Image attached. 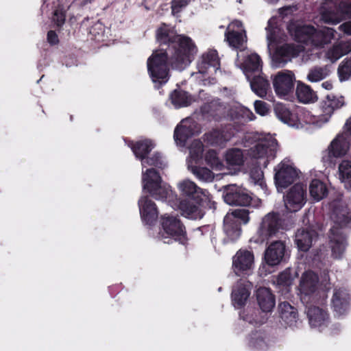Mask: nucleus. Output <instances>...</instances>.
I'll return each instance as SVG.
<instances>
[{"mask_svg":"<svg viewBox=\"0 0 351 351\" xmlns=\"http://www.w3.org/2000/svg\"><path fill=\"white\" fill-rule=\"evenodd\" d=\"M274 180L276 184L281 188H287L294 182L298 177L296 169L289 165L280 163L275 169Z\"/></svg>","mask_w":351,"mask_h":351,"instance_id":"a211bd4d","label":"nucleus"},{"mask_svg":"<svg viewBox=\"0 0 351 351\" xmlns=\"http://www.w3.org/2000/svg\"><path fill=\"white\" fill-rule=\"evenodd\" d=\"M195 134L194 128L184 125H177L174 130L173 137L176 143L184 145L187 140Z\"/></svg>","mask_w":351,"mask_h":351,"instance_id":"4c0bfd02","label":"nucleus"},{"mask_svg":"<svg viewBox=\"0 0 351 351\" xmlns=\"http://www.w3.org/2000/svg\"><path fill=\"white\" fill-rule=\"evenodd\" d=\"M322 86L326 90H331L332 88V84L330 81L323 82Z\"/></svg>","mask_w":351,"mask_h":351,"instance_id":"13d9d810","label":"nucleus"},{"mask_svg":"<svg viewBox=\"0 0 351 351\" xmlns=\"http://www.w3.org/2000/svg\"><path fill=\"white\" fill-rule=\"evenodd\" d=\"M350 147L349 142L343 134H338L330 143L322 161L328 166L335 165V159L345 156Z\"/></svg>","mask_w":351,"mask_h":351,"instance_id":"9b49d317","label":"nucleus"},{"mask_svg":"<svg viewBox=\"0 0 351 351\" xmlns=\"http://www.w3.org/2000/svg\"><path fill=\"white\" fill-rule=\"evenodd\" d=\"M282 10L280 12V14H282V11L283 10H289V8H282Z\"/></svg>","mask_w":351,"mask_h":351,"instance_id":"69168bd1","label":"nucleus"},{"mask_svg":"<svg viewBox=\"0 0 351 351\" xmlns=\"http://www.w3.org/2000/svg\"><path fill=\"white\" fill-rule=\"evenodd\" d=\"M223 199L229 205L241 206H249L252 200L245 189L236 185H229L226 187Z\"/></svg>","mask_w":351,"mask_h":351,"instance_id":"4468645a","label":"nucleus"},{"mask_svg":"<svg viewBox=\"0 0 351 351\" xmlns=\"http://www.w3.org/2000/svg\"><path fill=\"white\" fill-rule=\"evenodd\" d=\"M336 31L330 27H323L321 29L315 28L313 45L323 47L325 45L331 43L335 38Z\"/></svg>","mask_w":351,"mask_h":351,"instance_id":"f704fd0d","label":"nucleus"},{"mask_svg":"<svg viewBox=\"0 0 351 351\" xmlns=\"http://www.w3.org/2000/svg\"><path fill=\"white\" fill-rule=\"evenodd\" d=\"M324 77L325 75L322 68H315L311 69L307 75V79L312 82H319Z\"/></svg>","mask_w":351,"mask_h":351,"instance_id":"3c124183","label":"nucleus"},{"mask_svg":"<svg viewBox=\"0 0 351 351\" xmlns=\"http://www.w3.org/2000/svg\"><path fill=\"white\" fill-rule=\"evenodd\" d=\"M277 144V141L271 137L261 139L251 148V155L255 158L266 157L267 160L265 162L266 166L269 162V157H274Z\"/></svg>","mask_w":351,"mask_h":351,"instance_id":"6ab92c4d","label":"nucleus"},{"mask_svg":"<svg viewBox=\"0 0 351 351\" xmlns=\"http://www.w3.org/2000/svg\"><path fill=\"white\" fill-rule=\"evenodd\" d=\"M274 112L282 122L290 126H298L300 124V119L298 115L294 111L291 110L285 105L278 104L274 108Z\"/></svg>","mask_w":351,"mask_h":351,"instance_id":"7c9ffc66","label":"nucleus"},{"mask_svg":"<svg viewBox=\"0 0 351 351\" xmlns=\"http://www.w3.org/2000/svg\"><path fill=\"white\" fill-rule=\"evenodd\" d=\"M169 99L176 108L189 106L193 101L191 95L180 88L174 90L170 94Z\"/></svg>","mask_w":351,"mask_h":351,"instance_id":"c9c22d12","label":"nucleus"},{"mask_svg":"<svg viewBox=\"0 0 351 351\" xmlns=\"http://www.w3.org/2000/svg\"><path fill=\"white\" fill-rule=\"evenodd\" d=\"M243 151L239 148L228 149L225 155L226 163L230 166H241L244 162Z\"/></svg>","mask_w":351,"mask_h":351,"instance_id":"a19ab883","label":"nucleus"},{"mask_svg":"<svg viewBox=\"0 0 351 351\" xmlns=\"http://www.w3.org/2000/svg\"><path fill=\"white\" fill-rule=\"evenodd\" d=\"M295 93L298 100L304 104L314 101L317 99V95L311 88L303 83L298 84Z\"/></svg>","mask_w":351,"mask_h":351,"instance_id":"ea45409f","label":"nucleus"},{"mask_svg":"<svg viewBox=\"0 0 351 351\" xmlns=\"http://www.w3.org/2000/svg\"><path fill=\"white\" fill-rule=\"evenodd\" d=\"M349 190L351 191V184H350V186H349Z\"/></svg>","mask_w":351,"mask_h":351,"instance_id":"774afa93","label":"nucleus"},{"mask_svg":"<svg viewBox=\"0 0 351 351\" xmlns=\"http://www.w3.org/2000/svg\"><path fill=\"white\" fill-rule=\"evenodd\" d=\"M345 104L344 97L328 95L320 104L322 120L328 121L334 112L340 109Z\"/></svg>","mask_w":351,"mask_h":351,"instance_id":"4be33fe9","label":"nucleus"},{"mask_svg":"<svg viewBox=\"0 0 351 351\" xmlns=\"http://www.w3.org/2000/svg\"><path fill=\"white\" fill-rule=\"evenodd\" d=\"M267 38H268V40L270 42H272V41L274 40V38L273 37V34H270L269 35H268Z\"/></svg>","mask_w":351,"mask_h":351,"instance_id":"680f3d73","label":"nucleus"},{"mask_svg":"<svg viewBox=\"0 0 351 351\" xmlns=\"http://www.w3.org/2000/svg\"><path fill=\"white\" fill-rule=\"evenodd\" d=\"M350 295L345 289H335L332 298V306L339 315L345 314L350 306Z\"/></svg>","mask_w":351,"mask_h":351,"instance_id":"393cba45","label":"nucleus"},{"mask_svg":"<svg viewBox=\"0 0 351 351\" xmlns=\"http://www.w3.org/2000/svg\"><path fill=\"white\" fill-rule=\"evenodd\" d=\"M280 317L285 323L290 327L295 326L298 319L297 308L291 306L288 302H280L278 305Z\"/></svg>","mask_w":351,"mask_h":351,"instance_id":"2f4dec72","label":"nucleus"},{"mask_svg":"<svg viewBox=\"0 0 351 351\" xmlns=\"http://www.w3.org/2000/svg\"><path fill=\"white\" fill-rule=\"evenodd\" d=\"M338 74L341 81L348 80L351 76V59L344 60L339 66Z\"/></svg>","mask_w":351,"mask_h":351,"instance_id":"de8ad7c7","label":"nucleus"},{"mask_svg":"<svg viewBox=\"0 0 351 351\" xmlns=\"http://www.w3.org/2000/svg\"><path fill=\"white\" fill-rule=\"evenodd\" d=\"M346 125L347 126V131L351 136V117L347 121Z\"/></svg>","mask_w":351,"mask_h":351,"instance_id":"bf43d9fd","label":"nucleus"},{"mask_svg":"<svg viewBox=\"0 0 351 351\" xmlns=\"http://www.w3.org/2000/svg\"><path fill=\"white\" fill-rule=\"evenodd\" d=\"M95 0H82V4L83 5H87L88 3H91L94 2Z\"/></svg>","mask_w":351,"mask_h":351,"instance_id":"052dcab7","label":"nucleus"},{"mask_svg":"<svg viewBox=\"0 0 351 351\" xmlns=\"http://www.w3.org/2000/svg\"><path fill=\"white\" fill-rule=\"evenodd\" d=\"M273 86L277 95L284 97L293 92L294 75L291 73L279 72L273 79Z\"/></svg>","mask_w":351,"mask_h":351,"instance_id":"f3484780","label":"nucleus"},{"mask_svg":"<svg viewBox=\"0 0 351 351\" xmlns=\"http://www.w3.org/2000/svg\"><path fill=\"white\" fill-rule=\"evenodd\" d=\"M191 172L199 180L204 182H211L214 179V173L212 171L206 167L199 166H190Z\"/></svg>","mask_w":351,"mask_h":351,"instance_id":"c03bdc74","label":"nucleus"},{"mask_svg":"<svg viewBox=\"0 0 351 351\" xmlns=\"http://www.w3.org/2000/svg\"><path fill=\"white\" fill-rule=\"evenodd\" d=\"M292 280L293 278L289 270H285L280 273L277 278L278 283L283 286L290 285Z\"/></svg>","mask_w":351,"mask_h":351,"instance_id":"603ef678","label":"nucleus"},{"mask_svg":"<svg viewBox=\"0 0 351 351\" xmlns=\"http://www.w3.org/2000/svg\"><path fill=\"white\" fill-rule=\"evenodd\" d=\"M250 291L242 283H238L232 291L231 299L233 306L236 308H241L245 305L250 296Z\"/></svg>","mask_w":351,"mask_h":351,"instance_id":"72a5a7b5","label":"nucleus"},{"mask_svg":"<svg viewBox=\"0 0 351 351\" xmlns=\"http://www.w3.org/2000/svg\"><path fill=\"white\" fill-rule=\"evenodd\" d=\"M291 38L297 43L305 45L313 43L315 28L311 25H302L299 21L291 20L287 26Z\"/></svg>","mask_w":351,"mask_h":351,"instance_id":"9d476101","label":"nucleus"},{"mask_svg":"<svg viewBox=\"0 0 351 351\" xmlns=\"http://www.w3.org/2000/svg\"><path fill=\"white\" fill-rule=\"evenodd\" d=\"M307 317L311 327H326L329 324L328 311L318 306H309L307 310Z\"/></svg>","mask_w":351,"mask_h":351,"instance_id":"b1692460","label":"nucleus"},{"mask_svg":"<svg viewBox=\"0 0 351 351\" xmlns=\"http://www.w3.org/2000/svg\"><path fill=\"white\" fill-rule=\"evenodd\" d=\"M303 47L293 43H285L278 47L273 55V61L278 66H282L292 58L300 56Z\"/></svg>","mask_w":351,"mask_h":351,"instance_id":"2eb2a0df","label":"nucleus"},{"mask_svg":"<svg viewBox=\"0 0 351 351\" xmlns=\"http://www.w3.org/2000/svg\"><path fill=\"white\" fill-rule=\"evenodd\" d=\"M247 79L250 82L252 90L259 97L265 98L270 90L271 86L269 81L263 75V73H259Z\"/></svg>","mask_w":351,"mask_h":351,"instance_id":"cd10ccee","label":"nucleus"},{"mask_svg":"<svg viewBox=\"0 0 351 351\" xmlns=\"http://www.w3.org/2000/svg\"><path fill=\"white\" fill-rule=\"evenodd\" d=\"M128 145L132 149L135 157L140 160L141 162L149 156L155 146L153 141L148 138L136 141H130Z\"/></svg>","mask_w":351,"mask_h":351,"instance_id":"a878e982","label":"nucleus"},{"mask_svg":"<svg viewBox=\"0 0 351 351\" xmlns=\"http://www.w3.org/2000/svg\"><path fill=\"white\" fill-rule=\"evenodd\" d=\"M66 10L60 6H58L54 10L53 21L58 27H60L64 24L66 20Z\"/></svg>","mask_w":351,"mask_h":351,"instance_id":"09e8293b","label":"nucleus"},{"mask_svg":"<svg viewBox=\"0 0 351 351\" xmlns=\"http://www.w3.org/2000/svg\"><path fill=\"white\" fill-rule=\"evenodd\" d=\"M263 62L257 53H251L244 60L242 67L247 78L262 73Z\"/></svg>","mask_w":351,"mask_h":351,"instance_id":"c85d7f7f","label":"nucleus"},{"mask_svg":"<svg viewBox=\"0 0 351 351\" xmlns=\"http://www.w3.org/2000/svg\"><path fill=\"white\" fill-rule=\"evenodd\" d=\"M306 202V185L302 183L295 184L287 192L285 204L291 213L300 210Z\"/></svg>","mask_w":351,"mask_h":351,"instance_id":"f8f14e48","label":"nucleus"},{"mask_svg":"<svg viewBox=\"0 0 351 351\" xmlns=\"http://www.w3.org/2000/svg\"><path fill=\"white\" fill-rule=\"evenodd\" d=\"M321 9V19L328 24H337L351 19V1L347 0H324Z\"/></svg>","mask_w":351,"mask_h":351,"instance_id":"423d86ee","label":"nucleus"},{"mask_svg":"<svg viewBox=\"0 0 351 351\" xmlns=\"http://www.w3.org/2000/svg\"><path fill=\"white\" fill-rule=\"evenodd\" d=\"M219 66V58L217 50L211 49L204 53L197 63L199 73L205 74L210 66Z\"/></svg>","mask_w":351,"mask_h":351,"instance_id":"473e14b6","label":"nucleus"},{"mask_svg":"<svg viewBox=\"0 0 351 351\" xmlns=\"http://www.w3.org/2000/svg\"><path fill=\"white\" fill-rule=\"evenodd\" d=\"M331 219L335 224L329 230V246L332 256L341 258L348 245L347 237L342 228L351 223V211L339 202L332 204Z\"/></svg>","mask_w":351,"mask_h":351,"instance_id":"f03ea898","label":"nucleus"},{"mask_svg":"<svg viewBox=\"0 0 351 351\" xmlns=\"http://www.w3.org/2000/svg\"><path fill=\"white\" fill-rule=\"evenodd\" d=\"M254 106L255 112L261 116L266 115L269 111V105L261 100L255 101Z\"/></svg>","mask_w":351,"mask_h":351,"instance_id":"864d4df0","label":"nucleus"},{"mask_svg":"<svg viewBox=\"0 0 351 351\" xmlns=\"http://www.w3.org/2000/svg\"><path fill=\"white\" fill-rule=\"evenodd\" d=\"M254 263L253 252L248 250H239L233 257L232 267L237 276L251 269Z\"/></svg>","mask_w":351,"mask_h":351,"instance_id":"5701e85b","label":"nucleus"},{"mask_svg":"<svg viewBox=\"0 0 351 351\" xmlns=\"http://www.w3.org/2000/svg\"><path fill=\"white\" fill-rule=\"evenodd\" d=\"M283 229V219L280 213L271 212L267 214L262 219L257 231L258 243H264L269 239L276 237L280 230Z\"/></svg>","mask_w":351,"mask_h":351,"instance_id":"0eeeda50","label":"nucleus"},{"mask_svg":"<svg viewBox=\"0 0 351 351\" xmlns=\"http://www.w3.org/2000/svg\"><path fill=\"white\" fill-rule=\"evenodd\" d=\"M270 3H274L278 2L279 0H267Z\"/></svg>","mask_w":351,"mask_h":351,"instance_id":"0e129e2a","label":"nucleus"},{"mask_svg":"<svg viewBox=\"0 0 351 351\" xmlns=\"http://www.w3.org/2000/svg\"><path fill=\"white\" fill-rule=\"evenodd\" d=\"M289 253L285 241L278 240L268 245L264 254V259L268 265L276 266L285 262L289 256Z\"/></svg>","mask_w":351,"mask_h":351,"instance_id":"ddd939ff","label":"nucleus"},{"mask_svg":"<svg viewBox=\"0 0 351 351\" xmlns=\"http://www.w3.org/2000/svg\"><path fill=\"white\" fill-rule=\"evenodd\" d=\"M191 0H172L171 2V14L173 16L178 14L185 8Z\"/></svg>","mask_w":351,"mask_h":351,"instance_id":"8fccbe9b","label":"nucleus"},{"mask_svg":"<svg viewBox=\"0 0 351 351\" xmlns=\"http://www.w3.org/2000/svg\"><path fill=\"white\" fill-rule=\"evenodd\" d=\"M339 176L345 182V187L349 189L351 184V161L343 160L339 166Z\"/></svg>","mask_w":351,"mask_h":351,"instance_id":"a18cd8bd","label":"nucleus"},{"mask_svg":"<svg viewBox=\"0 0 351 351\" xmlns=\"http://www.w3.org/2000/svg\"><path fill=\"white\" fill-rule=\"evenodd\" d=\"M200 112L204 119L207 121H220L226 114V107L219 101L206 103L200 108Z\"/></svg>","mask_w":351,"mask_h":351,"instance_id":"aec40b11","label":"nucleus"},{"mask_svg":"<svg viewBox=\"0 0 351 351\" xmlns=\"http://www.w3.org/2000/svg\"><path fill=\"white\" fill-rule=\"evenodd\" d=\"M154 166L158 169H164L167 167V162L160 152H154L150 156H147L142 162V165Z\"/></svg>","mask_w":351,"mask_h":351,"instance_id":"37998d69","label":"nucleus"},{"mask_svg":"<svg viewBox=\"0 0 351 351\" xmlns=\"http://www.w3.org/2000/svg\"><path fill=\"white\" fill-rule=\"evenodd\" d=\"M237 132V130L233 124H224L206 132L203 136V140L210 146L224 147Z\"/></svg>","mask_w":351,"mask_h":351,"instance_id":"6e6552de","label":"nucleus"},{"mask_svg":"<svg viewBox=\"0 0 351 351\" xmlns=\"http://www.w3.org/2000/svg\"><path fill=\"white\" fill-rule=\"evenodd\" d=\"M256 300L260 308L263 312H270L275 306L276 298L269 288L260 287L256 292Z\"/></svg>","mask_w":351,"mask_h":351,"instance_id":"c756f323","label":"nucleus"},{"mask_svg":"<svg viewBox=\"0 0 351 351\" xmlns=\"http://www.w3.org/2000/svg\"><path fill=\"white\" fill-rule=\"evenodd\" d=\"M143 189L156 200H167L173 193L170 186L162 184L159 172L154 168L142 173Z\"/></svg>","mask_w":351,"mask_h":351,"instance_id":"39448f33","label":"nucleus"},{"mask_svg":"<svg viewBox=\"0 0 351 351\" xmlns=\"http://www.w3.org/2000/svg\"><path fill=\"white\" fill-rule=\"evenodd\" d=\"M249 215L250 211L247 208L230 209L223 218L224 237L219 239L213 237L211 239L215 247L235 243L241 235V226L247 224L250 221Z\"/></svg>","mask_w":351,"mask_h":351,"instance_id":"7ed1b4c3","label":"nucleus"},{"mask_svg":"<svg viewBox=\"0 0 351 351\" xmlns=\"http://www.w3.org/2000/svg\"><path fill=\"white\" fill-rule=\"evenodd\" d=\"M179 188L185 198L177 199L178 207L184 214L193 215L197 211L198 206L202 201V196L205 194L201 188L190 180L181 182Z\"/></svg>","mask_w":351,"mask_h":351,"instance_id":"20e7f679","label":"nucleus"},{"mask_svg":"<svg viewBox=\"0 0 351 351\" xmlns=\"http://www.w3.org/2000/svg\"><path fill=\"white\" fill-rule=\"evenodd\" d=\"M317 237L318 234L315 230L302 228L295 233V242L299 250L307 252Z\"/></svg>","mask_w":351,"mask_h":351,"instance_id":"bb28decb","label":"nucleus"},{"mask_svg":"<svg viewBox=\"0 0 351 351\" xmlns=\"http://www.w3.org/2000/svg\"><path fill=\"white\" fill-rule=\"evenodd\" d=\"M160 223L167 234L182 245L187 243L185 227L178 217L165 214L161 216Z\"/></svg>","mask_w":351,"mask_h":351,"instance_id":"1a4fd4ad","label":"nucleus"},{"mask_svg":"<svg viewBox=\"0 0 351 351\" xmlns=\"http://www.w3.org/2000/svg\"><path fill=\"white\" fill-rule=\"evenodd\" d=\"M317 287V278L311 273H304L300 282V300L306 305L313 302Z\"/></svg>","mask_w":351,"mask_h":351,"instance_id":"dca6fc26","label":"nucleus"},{"mask_svg":"<svg viewBox=\"0 0 351 351\" xmlns=\"http://www.w3.org/2000/svg\"><path fill=\"white\" fill-rule=\"evenodd\" d=\"M47 42L51 45H56L59 43V38L56 32L53 30H49L47 35Z\"/></svg>","mask_w":351,"mask_h":351,"instance_id":"5fc2aeb1","label":"nucleus"},{"mask_svg":"<svg viewBox=\"0 0 351 351\" xmlns=\"http://www.w3.org/2000/svg\"><path fill=\"white\" fill-rule=\"evenodd\" d=\"M225 37L230 46L240 50L243 48L244 39L241 32L234 30L227 31L225 33Z\"/></svg>","mask_w":351,"mask_h":351,"instance_id":"79ce46f5","label":"nucleus"},{"mask_svg":"<svg viewBox=\"0 0 351 351\" xmlns=\"http://www.w3.org/2000/svg\"><path fill=\"white\" fill-rule=\"evenodd\" d=\"M326 185L319 180L314 179L309 186V193L311 197L315 201H319L328 195Z\"/></svg>","mask_w":351,"mask_h":351,"instance_id":"58836bf2","label":"nucleus"},{"mask_svg":"<svg viewBox=\"0 0 351 351\" xmlns=\"http://www.w3.org/2000/svg\"><path fill=\"white\" fill-rule=\"evenodd\" d=\"M138 206L142 220L146 224H154L158 217V211L154 202L147 196H144L138 200Z\"/></svg>","mask_w":351,"mask_h":351,"instance_id":"412c9836","label":"nucleus"},{"mask_svg":"<svg viewBox=\"0 0 351 351\" xmlns=\"http://www.w3.org/2000/svg\"><path fill=\"white\" fill-rule=\"evenodd\" d=\"M250 176L256 182H258L263 180V172L258 169H253L251 171Z\"/></svg>","mask_w":351,"mask_h":351,"instance_id":"6e6d98bb","label":"nucleus"},{"mask_svg":"<svg viewBox=\"0 0 351 351\" xmlns=\"http://www.w3.org/2000/svg\"><path fill=\"white\" fill-rule=\"evenodd\" d=\"M213 208L215 209V205L216 204V203L215 202H213Z\"/></svg>","mask_w":351,"mask_h":351,"instance_id":"338daca9","label":"nucleus"},{"mask_svg":"<svg viewBox=\"0 0 351 351\" xmlns=\"http://www.w3.org/2000/svg\"><path fill=\"white\" fill-rule=\"evenodd\" d=\"M250 114L251 115V117H250V120H253L254 118H255V116L254 115V114L252 112H249Z\"/></svg>","mask_w":351,"mask_h":351,"instance_id":"e2e57ef3","label":"nucleus"},{"mask_svg":"<svg viewBox=\"0 0 351 351\" xmlns=\"http://www.w3.org/2000/svg\"><path fill=\"white\" fill-rule=\"evenodd\" d=\"M339 29L345 34L351 36V21L345 22L340 25Z\"/></svg>","mask_w":351,"mask_h":351,"instance_id":"4d7b16f0","label":"nucleus"},{"mask_svg":"<svg viewBox=\"0 0 351 351\" xmlns=\"http://www.w3.org/2000/svg\"><path fill=\"white\" fill-rule=\"evenodd\" d=\"M156 38L160 48L148 58L147 71L153 82L162 86L169 80V66L184 69L193 60L197 47L190 37L177 34L165 23L156 29Z\"/></svg>","mask_w":351,"mask_h":351,"instance_id":"f257e3e1","label":"nucleus"},{"mask_svg":"<svg viewBox=\"0 0 351 351\" xmlns=\"http://www.w3.org/2000/svg\"><path fill=\"white\" fill-rule=\"evenodd\" d=\"M351 51L350 44L345 42H340L333 45L326 53V57L332 62H336L343 56L348 54Z\"/></svg>","mask_w":351,"mask_h":351,"instance_id":"e433bc0d","label":"nucleus"},{"mask_svg":"<svg viewBox=\"0 0 351 351\" xmlns=\"http://www.w3.org/2000/svg\"><path fill=\"white\" fill-rule=\"evenodd\" d=\"M205 161L212 169L221 170L223 163L220 160L217 152L214 149H209L205 154Z\"/></svg>","mask_w":351,"mask_h":351,"instance_id":"49530a36","label":"nucleus"}]
</instances>
